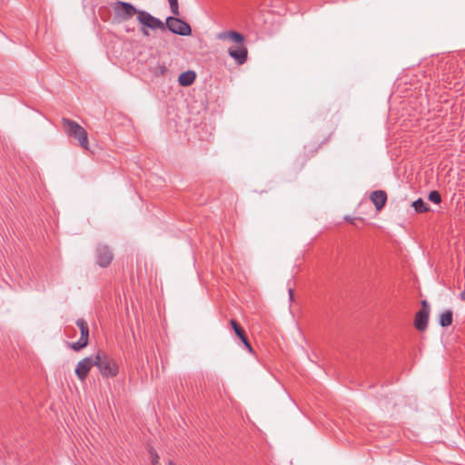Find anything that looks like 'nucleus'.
<instances>
[{
    "label": "nucleus",
    "mask_w": 465,
    "mask_h": 465,
    "mask_svg": "<svg viewBox=\"0 0 465 465\" xmlns=\"http://www.w3.org/2000/svg\"><path fill=\"white\" fill-rule=\"evenodd\" d=\"M95 366L103 377L114 378L119 372V366L115 360L110 357L105 351L98 350L95 356Z\"/></svg>",
    "instance_id": "f257e3e1"
},
{
    "label": "nucleus",
    "mask_w": 465,
    "mask_h": 465,
    "mask_svg": "<svg viewBox=\"0 0 465 465\" xmlns=\"http://www.w3.org/2000/svg\"><path fill=\"white\" fill-rule=\"evenodd\" d=\"M62 124L66 135L74 137L82 148L88 150V134L84 127L68 118H63Z\"/></svg>",
    "instance_id": "f03ea898"
},
{
    "label": "nucleus",
    "mask_w": 465,
    "mask_h": 465,
    "mask_svg": "<svg viewBox=\"0 0 465 465\" xmlns=\"http://www.w3.org/2000/svg\"><path fill=\"white\" fill-rule=\"evenodd\" d=\"M165 28H168L172 33L183 36H188L192 34L190 25L180 18L169 16L166 19Z\"/></svg>",
    "instance_id": "7ed1b4c3"
},
{
    "label": "nucleus",
    "mask_w": 465,
    "mask_h": 465,
    "mask_svg": "<svg viewBox=\"0 0 465 465\" xmlns=\"http://www.w3.org/2000/svg\"><path fill=\"white\" fill-rule=\"evenodd\" d=\"M113 8L115 15L124 21L129 20L134 15L138 16V13L140 11L137 10L132 4L122 1H117Z\"/></svg>",
    "instance_id": "20e7f679"
},
{
    "label": "nucleus",
    "mask_w": 465,
    "mask_h": 465,
    "mask_svg": "<svg viewBox=\"0 0 465 465\" xmlns=\"http://www.w3.org/2000/svg\"><path fill=\"white\" fill-rule=\"evenodd\" d=\"M137 21L144 27L153 30H165V25L163 21L153 16L151 14L143 10L139 11Z\"/></svg>",
    "instance_id": "39448f33"
},
{
    "label": "nucleus",
    "mask_w": 465,
    "mask_h": 465,
    "mask_svg": "<svg viewBox=\"0 0 465 465\" xmlns=\"http://www.w3.org/2000/svg\"><path fill=\"white\" fill-rule=\"evenodd\" d=\"M76 325L80 329L81 336L77 341L71 344V348L75 351H79L88 345L89 327L84 319H78L76 321Z\"/></svg>",
    "instance_id": "423d86ee"
},
{
    "label": "nucleus",
    "mask_w": 465,
    "mask_h": 465,
    "mask_svg": "<svg viewBox=\"0 0 465 465\" xmlns=\"http://www.w3.org/2000/svg\"><path fill=\"white\" fill-rule=\"evenodd\" d=\"M420 304H421V308L415 315L414 326L418 331H423L426 330V328L428 326V320H429V315H430V307L429 302L426 300L421 301Z\"/></svg>",
    "instance_id": "0eeeda50"
},
{
    "label": "nucleus",
    "mask_w": 465,
    "mask_h": 465,
    "mask_svg": "<svg viewBox=\"0 0 465 465\" xmlns=\"http://www.w3.org/2000/svg\"><path fill=\"white\" fill-rule=\"evenodd\" d=\"M94 362V357H85L77 363L74 372L81 381H85L91 369L95 366Z\"/></svg>",
    "instance_id": "6e6552de"
},
{
    "label": "nucleus",
    "mask_w": 465,
    "mask_h": 465,
    "mask_svg": "<svg viewBox=\"0 0 465 465\" xmlns=\"http://www.w3.org/2000/svg\"><path fill=\"white\" fill-rule=\"evenodd\" d=\"M114 259V254L107 245L99 244L96 247V263L100 267H108Z\"/></svg>",
    "instance_id": "1a4fd4ad"
},
{
    "label": "nucleus",
    "mask_w": 465,
    "mask_h": 465,
    "mask_svg": "<svg viewBox=\"0 0 465 465\" xmlns=\"http://www.w3.org/2000/svg\"><path fill=\"white\" fill-rule=\"evenodd\" d=\"M236 47H230L228 54L235 60L238 64H243L248 58V50L243 44H237Z\"/></svg>",
    "instance_id": "9d476101"
},
{
    "label": "nucleus",
    "mask_w": 465,
    "mask_h": 465,
    "mask_svg": "<svg viewBox=\"0 0 465 465\" xmlns=\"http://www.w3.org/2000/svg\"><path fill=\"white\" fill-rule=\"evenodd\" d=\"M216 38L221 41H230L235 44H244L245 41L242 34L232 30L220 32L216 35Z\"/></svg>",
    "instance_id": "9b49d317"
},
{
    "label": "nucleus",
    "mask_w": 465,
    "mask_h": 465,
    "mask_svg": "<svg viewBox=\"0 0 465 465\" xmlns=\"http://www.w3.org/2000/svg\"><path fill=\"white\" fill-rule=\"evenodd\" d=\"M371 201L374 204L377 211H381L386 204L387 193L385 191L377 190L371 193Z\"/></svg>",
    "instance_id": "f8f14e48"
},
{
    "label": "nucleus",
    "mask_w": 465,
    "mask_h": 465,
    "mask_svg": "<svg viewBox=\"0 0 465 465\" xmlns=\"http://www.w3.org/2000/svg\"><path fill=\"white\" fill-rule=\"evenodd\" d=\"M195 78L196 74L193 71H187L179 75L178 82L182 86H189L195 81Z\"/></svg>",
    "instance_id": "ddd939ff"
},
{
    "label": "nucleus",
    "mask_w": 465,
    "mask_h": 465,
    "mask_svg": "<svg viewBox=\"0 0 465 465\" xmlns=\"http://www.w3.org/2000/svg\"><path fill=\"white\" fill-rule=\"evenodd\" d=\"M440 324L442 327H448L452 322V312L451 311H445L440 315Z\"/></svg>",
    "instance_id": "4468645a"
},
{
    "label": "nucleus",
    "mask_w": 465,
    "mask_h": 465,
    "mask_svg": "<svg viewBox=\"0 0 465 465\" xmlns=\"http://www.w3.org/2000/svg\"><path fill=\"white\" fill-rule=\"evenodd\" d=\"M230 324L232 328L233 329L235 334L237 337H239L241 340L246 337L244 330L242 328V326L233 319L230 321Z\"/></svg>",
    "instance_id": "2eb2a0df"
},
{
    "label": "nucleus",
    "mask_w": 465,
    "mask_h": 465,
    "mask_svg": "<svg viewBox=\"0 0 465 465\" xmlns=\"http://www.w3.org/2000/svg\"><path fill=\"white\" fill-rule=\"evenodd\" d=\"M412 206L414 207L417 213H424L429 210L426 203L423 202L422 199H418L412 203Z\"/></svg>",
    "instance_id": "dca6fc26"
},
{
    "label": "nucleus",
    "mask_w": 465,
    "mask_h": 465,
    "mask_svg": "<svg viewBox=\"0 0 465 465\" xmlns=\"http://www.w3.org/2000/svg\"><path fill=\"white\" fill-rule=\"evenodd\" d=\"M168 2L170 5V9H171L172 14L174 15H179L180 12H179L178 0H168Z\"/></svg>",
    "instance_id": "f3484780"
},
{
    "label": "nucleus",
    "mask_w": 465,
    "mask_h": 465,
    "mask_svg": "<svg viewBox=\"0 0 465 465\" xmlns=\"http://www.w3.org/2000/svg\"><path fill=\"white\" fill-rule=\"evenodd\" d=\"M429 200L434 203H440L441 202V196L438 191H432L429 194Z\"/></svg>",
    "instance_id": "a211bd4d"
},
{
    "label": "nucleus",
    "mask_w": 465,
    "mask_h": 465,
    "mask_svg": "<svg viewBox=\"0 0 465 465\" xmlns=\"http://www.w3.org/2000/svg\"><path fill=\"white\" fill-rule=\"evenodd\" d=\"M150 454H151V457H152V465L157 464L158 460H159V456L156 453V451L154 450H150Z\"/></svg>",
    "instance_id": "6ab92c4d"
},
{
    "label": "nucleus",
    "mask_w": 465,
    "mask_h": 465,
    "mask_svg": "<svg viewBox=\"0 0 465 465\" xmlns=\"http://www.w3.org/2000/svg\"><path fill=\"white\" fill-rule=\"evenodd\" d=\"M242 342L243 343L244 347L249 351H252V345L251 343L249 342L248 339H247V336L244 337L243 339L241 340Z\"/></svg>",
    "instance_id": "aec40b11"
},
{
    "label": "nucleus",
    "mask_w": 465,
    "mask_h": 465,
    "mask_svg": "<svg viewBox=\"0 0 465 465\" xmlns=\"http://www.w3.org/2000/svg\"><path fill=\"white\" fill-rule=\"evenodd\" d=\"M142 33H143V35H145V36H148V35H149V33H148L147 29H145V28H143V29H142Z\"/></svg>",
    "instance_id": "412c9836"
},
{
    "label": "nucleus",
    "mask_w": 465,
    "mask_h": 465,
    "mask_svg": "<svg viewBox=\"0 0 465 465\" xmlns=\"http://www.w3.org/2000/svg\"><path fill=\"white\" fill-rule=\"evenodd\" d=\"M460 297L465 301V290L460 292Z\"/></svg>",
    "instance_id": "4be33fe9"
},
{
    "label": "nucleus",
    "mask_w": 465,
    "mask_h": 465,
    "mask_svg": "<svg viewBox=\"0 0 465 465\" xmlns=\"http://www.w3.org/2000/svg\"><path fill=\"white\" fill-rule=\"evenodd\" d=\"M289 294H290V298L292 299V296H293V290L292 289H289Z\"/></svg>",
    "instance_id": "5701e85b"
},
{
    "label": "nucleus",
    "mask_w": 465,
    "mask_h": 465,
    "mask_svg": "<svg viewBox=\"0 0 465 465\" xmlns=\"http://www.w3.org/2000/svg\"><path fill=\"white\" fill-rule=\"evenodd\" d=\"M168 465H174L172 461H169Z\"/></svg>",
    "instance_id": "b1692460"
}]
</instances>
